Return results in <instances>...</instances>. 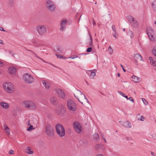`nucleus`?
I'll use <instances>...</instances> for the list:
<instances>
[{
  "label": "nucleus",
  "instance_id": "14",
  "mask_svg": "<svg viewBox=\"0 0 156 156\" xmlns=\"http://www.w3.org/2000/svg\"><path fill=\"white\" fill-rule=\"evenodd\" d=\"M66 23L67 21L66 20H62L60 23V30L63 31L66 29Z\"/></svg>",
  "mask_w": 156,
  "mask_h": 156
},
{
  "label": "nucleus",
  "instance_id": "41",
  "mask_svg": "<svg viewBox=\"0 0 156 156\" xmlns=\"http://www.w3.org/2000/svg\"><path fill=\"white\" fill-rule=\"evenodd\" d=\"M119 92L120 94H121L123 97H124V96L125 95V94L124 93H123L121 91H119Z\"/></svg>",
  "mask_w": 156,
  "mask_h": 156
},
{
  "label": "nucleus",
  "instance_id": "40",
  "mask_svg": "<svg viewBox=\"0 0 156 156\" xmlns=\"http://www.w3.org/2000/svg\"><path fill=\"white\" fill-rule=\"evenodd\" d=\"M128 99L131 101L132 102H134V100L133 98L131 97H130L128 98Z\"/></svg>",
  "mask_w": 156,
  "mask_h": 156
},
{
  "label": "nucleus",
  "instance_id": "38",
  "mask_svg": "<svg viewBox=\"0 0 156 156\" xmlns=\"http://www.w3.org/2000/svg\"><path fill=\"white\" fill-rule=\"evenodd\" d=\"M112 29L114 32H116L115 28L114 25H112Z\"/></svg>",
  "mask_w": 156,
  "mask_h": 156
},
{
  "label": "nucleus",
  "instance_id": "13",
  "mask_svg": "<svg viewBox=\"0 0 156 156\" xmlns=\"http://www.w3.org/2000/svg\"><path fill=\"white\" fill-rule=\"evenodd\" d=\"M73 126L75 130L77 133H80L82 130V127L80 124L77 122L73 124Z\"/></svg>",
  "mask_w": 156,
  "mask_h": 156
},
{
  "label": "nucleus",
  "instance_id": "52",
  "mask_svg": "<svg viewBox=\"0 0 156 156\" xmlns=\"http://www.w3.org/2000/svg\"><path fill=\"white\" fill-rule=\"evenodd\" d=\"M103 139H104L105 142L106 143V140H105V139H104V138H103Z\"/></svg>",
  "mask_w": 156,
  "mask_h": 156
},
{
  "label": "nucleus",
  "instance_id": "36",
  "mask_svg": "<svg viewBox=\"0 0 156 156\" xmlns=\"http://www.w3.org/2000/svg\"><path fill=\"white\" fill-rule=\"evenodd\" d=\"M9 154H13L14 151L13 150H10L9 152Z\"/></svg>",
  "mask_w": 156,
  "mask_h": 156
},
{
  "label": "nucleus",
  "instance_id": "54",
  "mask_svg": "<svg viewBox=\"0 0 156 156\" xmlns=\"http://www.w3.org/2000/svg\"><path fill=\"white\" fill-rule=\"evenodd\" d=\"M153 154H154V153H153V152H151V154H152V155H153Z\"/></svg>",
  "mask_w": 156,
  "mask_h": 156
},
{
  "label": "nucleus",
  "instance_id": "55",
  "mask_svg": "<svg viewBox=\"0 0 156 156\" xmlns=\"http://www.w3.org/2000/svg\"><path fill=\"white\" fill-rule=\"evenodd\" d=\"M123 31H125V29H124H124H123Z\"/></svg>",
  "mask_w": 156,
  "mask_h": 156
},
{
  "label": "nucleus",
  "instance_id": "42",
  "mask_svg": "<svg viewBox=\"0 0 156 156\" xmlns=\"http://www.w3.org/2000/svg\"><path fill=\"white\" fill-rule=\"evenodd\" d=\"M56 55L57 56V57L58 58H63L62 56H61L60 55H57V54H56Z\"/></svg>",
  "mask_w": 156,
  "mask_h": 156
},
{
  "label": "nucleus",
  "instance_id": "51",
  "mask_svg": "<svg viewBox=\"0 0 156 156\" xmlns=\"http://www.w3.org/2000/svg\"><path fill=\"white\" fill-rule=\"evenodd\" d=\"M117 76H118V77H120V74H119V73H118L117 74Z\"/></svg>",
  "mask_w": 156,
  "mask_h": 156
},
{
  "label": "nucleus",
  "instance_id": "17",
  "mask_svg": "<svg viewBox=\"0 0 156 156\" xmlns=\"http://www.w3.org/2000/svg\"><path fill=\"white\" fill-rule=\"evenodd\" d=\"M8 72L11 75L15 74L16 71V68L11 66L8 69Z\"/></svg>",
  "mask_w": 156,
  "mask_h": 156
},
{
  "label": "nucleus",
  "instance_id": "39",
  "mask_svg": "<svg viewBox=\"0 0 156 156\" xmlns=\"http://www.w3.org/2000/svg\"><path fill=\"white\" fill-rule=\"evenodd\" d=\"M152 53L154 55L156 56V49L153 50L152 51Z\"/></svg>",
  "mask_w": 156,
  "mask_h": 156
},
{
  "label": "nucleus",
  "instance_id": "50",
  "mask_svg": "<svg viewBox=\"0 0 156 156\" xmlns=\"http://www.w3.org/2000/svg\"><path fill=\"white\" fill-rule=\"evenodd\" d=\"M93 25H96V23L94 20L93 21Z\"/></svg>",
  "mask_w": 156,
  "mask_h": 156
},
{
  "label": "nucleus",
  "instance_id": "15",
  "mask_svg": "<svg viewBox=\"0 0 156 156\" xmlns=\"http://www.w3.org/2000/svg\"><path fill=\"white\" fill-rule=\"evenodd\" d=\"M56 93L58 96L64 99L65 98V94L64 92L61 89H58L56 90Z\"/></svg>",
  "mask_w": 156,
  "mask_h": 156
},
{
  "label": "nucleus",
  "instance_id": "16",
  "mask_svg": "<svg viewBox=\"0 0 156 156\" xmlns=\"http://www.w3.org/2000/svg\"><path fill=\"white\" fill-rule=\"evenodd\" d=\"M0 106L4 109H7L9 107L8 103L3 101L0 102Z\"/></svg>",
  "mask_w": 156,
  "mask_h": 156
},
{
  "label": "nucleus",
  "instance_id": "9",
  "mask_svg": "<svg viewBox=\"0 0 156 156\" xmlns=\"http://www.w3.org/2000/svg\"><path fill=\"white\" fill-rule=\"evenodd\" d=\"M46 7L48 10L51 12H53L55 9V7L54 3L49 0L46 1Z\"/></svg>",
  "mask_w": 156,
  "mask_h": 156
},
{
  "label": "nucleus",
  "instance_id": "48",
  "mask_svg": "<svg viewBox=\"0 0 156 156\" xmlns=\"http://www.w3.org/2000/svg\"><path fill=\"white\" fill-rule=\"evenodd\" d=\"M3 42L2 41L0 40V44H3Z\"/></svg>",
  "mask_w": 156,
  "mask_h": 156
},
{
  "label": "nucleus",
  "instance_id": "23",
  "mask_svg": "<svg viewBox=\"0 0 156 156\" xmlns=\"http://www.w3.org/2000/svg\"><path fill=\"white\" fill-rule=\"evenodd\" d=\"M132 81L135 83H138L140 81V79L135 76H132Z\"/></svg>",
  "mask_w": 156,
  "mask_h": 156
},
{
  "label": "nucleus",
  "instance_id": "35",
  "mask_svg": "<svg viewBox=\"0 0 156 156\" xmlns=\"http://www.w3.org/2000/svg\"><path fill=\"white\" fill-rule=\"evenodd\" d=\"M92 48L90 47H89V48H88L86 50V51H87V52H90L92 51Z\"/></svg>",
  "mask_w": 156,
  "mask_h": 156
},
{
  "label": "nucleus",
  "instance_id": "5",
  "mask_svg": "<svg viewBox=\"0 0 156 156\" xmlns=\"http://www.w3.org/2000/svg\"><path fill=\"white\" fill-rule=\"evenodd\" d=\"M36 30L41 36L45 35L47 33V29L44 25H38L36 27Z\"/></svg>",
  "mask_w": 156,
  "mask_h": 156
},
{
  "label": "nucleus",
  "instance_id": "46",
  "mask_svg": "<svg viewBox=\"0 0 156 156\" xmlns=\"http://www.w3.org/2000/svg\"><path fill=\"white\" fill-rule=\"evenodd\" d=\"M0 30L2 31H5V30H4V29L2 27L0 28Z\"/></svg>",
  "mask_w": 156,
  "mask_h": 156
},
{
  "label": "nucleus",
  "instance_id": "27",
  "mask_svg": "<svg viewBox=\"0 0 156 156\" xmlns=\"http://www.w3.org/2000/svg\"><path fill=\"white\" fill-rule=\"evenodd\" d=\"M28 125H30V127L27 129V131H30V130H33L34 129V128H33V126L32 125H33L32 124L30 123V124Z\"/></svg>",
  "mask_w": 156,
  "mask_h": 156
},
{
  "label": "nucleus",
  "instance_id": "7",
  "mask_svg": "<svg viewBox=\"0 0 156 156\" xmlns=\"http://www.w3.org/2000/svg\"><path fill=\"white\" fill-rule=\"evenodd\" d=\"M23 105L26 108L31 110H35L36 108V106L34 103L30 101H25L23 102Z\"/></svg>",
  "mask_w": 156,
  "mask_h": 156
},
{
  "label": "nucleus",
  "instance_id": "32",
  "mask_svg": "<svg viewBox=\"0 0 156 156\" xmlns=\"http://www.w3.org/2000/svg\"><path fill=\"white\" fill-rule=\"evenodd\" d=\"M93 137L96 140H98L99 138V135L97 133H95L93 135Z\"/></svg>",
  "mask_w": 156,
  "mask_h": 156
},
{
  "label": "nucleus",
  "instance_id": "26",
  "mask_svg": "<svg viewBox=\"0 0 156 156\" xmlns=\"http://www.w3.org/2000/svg\"><path fill=\"white\" fill-rule=\"evenodd\" d=\"M128 34L130 37L131 38L133 37L134 36V34L133 32L131 30H129L128 31Z\"/></svg>",
  "mask_w": 156,
  "mask_h": 156
},
{
  "label": "nucleus",
  "instance_id": "49",
  "mask_svg": "<svg viewBox=\"0 0 156 156\" xmlns=\"http://www.w3.org/2000/svg\"><path fill=\"white\" fill-rule=\"evenodd\" d=\"M124 97L127 100L128 99V98L127 96L125 95Z\"/></svg>",
  "mask_w": 156,
  "mask_h": 156
},
{
  "label": "nucleus",
  "instance_id": "20",
  "mask_svg": "<svg viewBox=\"0 0 156 156\" xmlns=\"http://www.w3.org/2000/svg\"><path fill=\"white\" fill-rule=\"evenodd\" d=\"M42 82L46 89H48L50 87V84L49 82L45 80H42Z\"/></svg>",
  "mask_w": 156,
  "mask_h": 156
},
{
  "label": "nucleus",
  "instance_id": "44",
  "mask_svg": "<svg viewBox=\"0 0 156 156\" xmlns=\"http://www.w3.org/2000/svg\"><path fill=\"white\" fill-rule=\"evenodd\" d=\"M126 139L127 140L130 141L131 140V138L130 137H126Z\"/></svg>",
  "mask_w": 156,
  "mask_h": 156
},
{
  "label": "nucleus",
  "instance_id": "1",
  "mask_svg": "<svg viewBox=\"0 0 156 156\" xmlns=\"http://www.w3.org/2000/svg\"><path fill=\"white\" fill-rule=\"evenodd\" d=\"M74 95L82 104L86 103H89L88 99L86 98L84 94L80 90H76L74 94Z\"/></svg>",
  "mask_w": 156,
  "mask_h": 156
},
{
  "label": "nucleus",
  "instance_id": "33",
  "mask_svg": "<svg viewBox=\"0 0 156 156\" xmlns=\"http://www.w3.org/2000/svg\"><path fill=\"white\" fill-rule=\"evenodd\" d=\"M138 119L139 120L144 121V118L143 116L141 115Z\"/></svg>",
  "mask_w": 156,
  "mask_h": 156
},
{
  "label": "nucleus",
  "instance_id": "28",
  "mask_svg": "<svg viewBox=\"0 0 156 156\" xmlns=\"http://www.w3.org/2000/svg\"><path fill=\"white\" fill-rule=\"evenodd\" d=\"M96 73L92 71L90 75V77L91 79L93 78L95 75Z\"/></svg>",
  "mask_w": 156,
  "mask_h": 156
},
{
  "label": "nucleus",
  "instance_id": "4",
  "mask_svg": "<svg viewBox=\"0 0 156 156\" xmlns=\"http://www.w3.org/2000/svg\"><path fill=\"white\" fill-rule=\"evenodd\" d=\"M3 86L4 89L7 92L12 93L14 90V86L11 83L5 82L3 84Z\"/></svg>",
  "mask_w": 156,
  "mask_h": 156
},
{
  "label": "nucleus",
  "instance_id": "18",
  "mask_svg": "<svg viewBox=\"0 0 156 156\" xmlns=\"http://www.w3.org/2000/svg\"><path fill=\"white\" fill-rule=\"evenodd\" d=\"M134 58L136 62H137L138 60H140L141 61H142L143 60L142 57L138 53L134 55Z\"/></svg>",
  "mask_w": 156,
  "mask_h": 156
},
{
  "label": "nucleus",
  "instance_id": "34",
  "mask_svg": "<svg viewBox=\"0 0 156 156\" xmlns=\"http://www.w3.org/2000/svg\"><path fill=\"white\" fill-rule=\"evenodd\" d=\"M77 57H78V56H77V55H73L72 56H70V57H69V58L73 59H74L75 58H77Z\"/></svg>",
  "mask_w": 156,
  "mask_h": 156
},
{
  "label": "nucleus",
  "instance_id": "53",
  "mask_svg": "<svg viewBox=\"0 0 156 156\" xmlns=\"http://www.w3.org/2000/svg\"><path fill=\"white\" fill-rule=\"evenodd\" d=\"M119 122L120 123H122V122L121 121H119Z\"/></svg>",
  "mask_w": 156,
  "mask_h": 156
},
{
  "label": "nucleus",
  "instance_id": "2",
  "mask_svg": "<svg viewBox=\"0 0 156 156\" xmlns=\"http://www.w3.org/2000/svg\"><path fill=\"white\" fill-rule=\"evenodd\" d=\"M23 80L26 83L30 84L34 83V81L33 76L31 74L26 73L23 76Z\"/></svg>",
  "mask_w": 156,
  "mask_h": 156
},
{
  "label": "nucleus",
  "instance_id": "43",
  "mask_svg": "<svg viewBox=\"0 0 156 156\" xmlns=\"http://www.w3.org/2000/svg\"><path fill=\"white\" fill-rule=\"evenodd\" d=\"M3 63L2 62V61L0 60V67H2L3 66Z\"/></svg>",
  "mask_w": 156,
  "mask_h": 156
},
{
  "label": "nucleus",
  "instance_id": "30",
  "mask_svg": "<svg viewBox=\"0 0 156 156\" xmlns=\"http://www.w3.org/2000/svg\"><path fill=\"white\" fill-rule=\"evenodd\" d=\"M89 35L90 40V45L91 46L92 44H93V41H92V36L90 33H89Z\"/></svg>",
  "mask_w": 156,
  "mask_h": 156
},
{
  "label": "nucleus",
  "instance_id": "47",
  "mask_svg": "<svg viewBox=\"0 0 156 156\" xmlns=\"http://www.w3.org/2000/svg\"><path fill=\"white\" fill-rule=\"evenodd\" d=\"M96 156H104V155L101 154H98Z\"/></svg>",
  "mask_w": 156,
  "mask_h": 156
},
{
  "label": "nucleus",
  "instance_id": "56",
  "mask_svg": "<svg viewBox=\"0 0 156 156\" xmlns=\"http://www.w3.org/2000/svg\"><path fill=\"white\" fill-rule=\"evenodd\" d=\"M155 23L156 25V22H155Z\"/></svg>",
  "mask_w": 156,
  "mask_h": 156
},
{
  "label": "nucleus",
  "instance_id": "22",
  "mask_svg": "<svg viewBox=\"0 0 156 156\" xmlns=\"http://www.w3.org/2000/svg\"><path fill=\"white\" fill-rule=\"evenodd\" d=\"M4 128V130L5 132L6 133L7 135H9L10 134V129L9 127L5 124H4L3 125Z\"/></svg>",
  "mask_w": 156,
  "mask_h": 156
},
{
  "label": "nucleus",
  "instance_id": "3",
  "mask_svg": "<svg viewBox=\"0 0 156 156\" xmlns=\"http://www.w3.org/2000/svg\"><path fill=\"white\" fill-rule=\"evenodd\" d=\"M56 130L58 135L60 137L64 136L65 134V131L63 126L58 124L55 126Z\"/></svg>",
  "mask_w": 156,
  "mask_h": 156
},
{
  "label": "nucleus",
  "instance_id": "21",
  "mask_svg": "<svg viewBox=\"0 0 156 156\" xmlns=\"http://www.w3.org/2000/svg\"><path fill=\"white\" fill-rule=\"evenodd\" d=\"M148 59L150 64L156 67V60L153 59L151 57H149Z\"/></svg>",
  "mask_w": 156,
  "mask_h": 156
},
{
  "label": "nucleus",
  "instance_id": "45",
  "mask_svg": "<svg viewBox=\"0 0 156 156\" xmlns=\"http://www.w3.org/2000/svg\"><path fill=\"white\" fill-rule=\"evenodd\" d=\"M120 66H121V67H122V69L123 70L124 72H125V71H126V70H125V69H124V68H123V66L122 65V64H121V65H120Z\"/></svg>",
  "mask_w": 156,
  "mask_h": 156
},
{
  "label": "nucleus",
  "instance_id": "25",
  "mask_svg": "<svg viewBox=\"0 0 156 156\" xmlns=\"http://www.w3.org/2000/svg\"><path fill=\"white\" fill-rule=\"evenodd\" d=\"M123 126L126 127L130 128L131 127V123L129 121H126L124 122Z\"/></svg>",
  "mask_w": 156,
  "mask_h": 156
},
{
  "label": "nucleus",
  "instance_id": "37",
  "mask_svg": "<svg viewBox=\"0 0 156 156\" xmlns=\"http://www.w3.org/2000/svg\"><path fill=\"white\" fill-rule=\"evenodd\" d=\"M112 35L114 37H115V38H117V35L116 33V32H114V33Z\"/></svg>",
  "mask_w": 156,
  "mask_h": 156
},
{
  "label": "nucleus",
  "instance_id": "6",
  "mask_svg": "<svg viewBox=\"0 0 156 156\" xmlns=\"http://www.w3.org/2000/svg\"><path fill=\"white\" fill-rule=\"evenodd\" d=\"M67 106L69 109L73 112H75L77 110V105L73 101L69 99L67 101Z\"/></svg>",
  "mask_w": 156,
  "mask_h": 156
},
{
  "label": "nucleus",
  "instance_id": "29",
  "mask_svg": "<svg viewBox=\"0 0 156 156\" xmlns=\"http://www.w3.org/2000/svg\"><path fill=\"white\" fill-rule=\"evenodd\" d=\"M108 51L109 52V53L112 54L113 52V50L112 47L110 46L108 49Z\"/></svg>",
  "mask_w": 156,
  "mask_h": 156
},
{
  "label": "nucleus",
  "instance_id": "31",
  "mask_svg": "<svg viewBox=\"0 0 156 156\" xmlns=\"http://www.w3.org/2000/svg\"><path fill=\"white\" fill-rule=\"evenodd\" d=\"M142 100L144 105H147L148 104V102L147 100H146L144 98H142Z\"/></svg>",
  "mask_w": 156,
  "mask_h": 156
},
{
  "label": "nucleus",
  "instance_id": "24",
  "mask_svg": "<svg viewBox=\"0 0 156 156\" xmlns=\"http://www.w3.org/2000/svg\"><path fill=\"white\" fill-rule=\"evenodd\" d=\"M26 152L29 154H32L34 153V151L31 148L27 147L26 149Z\"/></svg>",
  "mask_w": 156,
  "mask_h": 156
},
{
  "label": "nucleus",
  "instance_id": "19",
  "mask_svg": "<svg viewBox=\"0 0 156 156\" xmlns=\"http://www.w3.org/2000/svg\"><path fill=\"white\" fill-rule=\"evenodd\" d=\"M51 102L54 105H56L57 104V98L55 97H52L50 99Z\"/></svg>",
  "mask_w": 156,
  "mask_h": 156
},
{
  "label": "nucleus",
  "instance_id": "10",
  "mask_svg": "<svg viewBox=\"0 0 156 156\" xmlns=\"http://www.w3.org/2000/svg\"><path fill=\"white\" fill-rule=\"evenodd\" d=\"M147 35L150 40L151 41H156L155 37L153 36V30L151 27H148L147 29Z\"/></svg>",
  "mask_w": 156,
  "mask_h": 156
},
{
  "label": "nucleus",
  "instance_id": "11",
  "mask_svg": "<svg viewBox=\"0 0 156 156\" xmlns=\"http://www.w3.org/2000/svg\"><path fill=\"white\" fill-rule=\"evenodd\" d=\"M28 124L30 123L32 124H36L38 123L37 117L35 115H31L29 116V119L28 121Z\"/></svg>",
  "mask_w": 156,
  "mask_h": 156
},
{
  "label": "nucleus",
  "instance_id": "12",
  "mask_svg": "<svg viewBox=\"0 0 156 156\" xmlns=\"http://www.w3.org/2000/svg\"><path fill=\"white\" fill-rule=\"evenodd\" d=\"M46 133L49 136H53L54 133L52 127L49 126H47L46 127Z\"/></svg>",
  "mask_w": 156,
  "mask_h": 156
},
{
  "label": "nucleus",
  "instance_id": "8",
  "mask_svg": "<svg viewBox=\"0 0 156 156\" xmlns=\"http://www.w3.org/2000/svg\"><path fill=\"white\" fill-rule=\"evenodd\" d=\"M126 19L133 27L136 28L138 26V22L132 16H128L126 17Z\"/></svg>",
  "mask_w": 156,
  "mask_h": 156
}]
</instances>
